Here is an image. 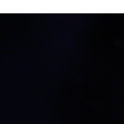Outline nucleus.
Returning a JSON list of instances; mask_svg holds the SVG:
<instances>
[{"mask_svg": "<svg viewBox=\"0 0 124 124\" xmlns=\"http://www.w3.org/2000/svg\"><path fill=\"white\" fill-rule=\"evenodd\" d=\"M120 42L121 43V45L123 46H124V43H122L121 41Z\"/></svg>", "mask_w": 124, "mask_h": 124, "instance_id": "obj_1", "label": "nucleus"}, {"mask_svg": "<svg viewBox=\"0 0 124 124\" xmlns=\"http://www.w3.org/2000/svg\"><path fill=\"white\" fill-rule=\"evenodd\" d=\"M111 46H112V47H114V46H113V45H111Z\"/></svg>", "mask_w": 124, "mask_h": 124, "instance_id": "obj_2", "label": "nucleus"}, {"mask_svg": "<svg viewBox=\"0 0 124 124\" xmlns=\"http://www.w3.org/2000/svg\"><path fill=\"white\" fill-rule=\"evenodd\" d=\"M13 48H14V46H13Z\"/></svg>", "mask_w": 124, "mask_h": 124, "instance_id": "obj_3", "label": "nucleus"}, {"mask_svg": "<svg viewBox=\"0 0 124 124\" xmlns=\"http://www.w3.org/2000/svg\"><path fill=\"white\" fill-rule=\"evenodd\" d=\"M101 46H102V44H101Z\"/></svg>", "mask_w": 124, "mask_h": 124, "instance_id": "obj_4", "label": "nucleus"}, {"mask_svg": "<svg viewBox=\"0 0 124 124\" xmlns=\"http://www.w3.org/2000/svg\"><path fill=\"white\" fill-rule=\"evenodd\" d=\"M17 46H16V47H17Z\"/></svg>", "mask_w": 124, "mask_h": 124, "instance_id": "obj_5", "label": "nucleus"}, {"mask_svg": "<svg viewBox=\"0 0 124 124\" xmlns=\"http://www.w3.org/2000/svg\"><path fill=\"white\" fill-rule=\"evenodd\" d=\"M5 46L7 47V46Z\"/></svg>", "mask_w": 124, "mask_h": 124, "instance_id": "obj_6", "label": "nucleus"}]
</instances>
